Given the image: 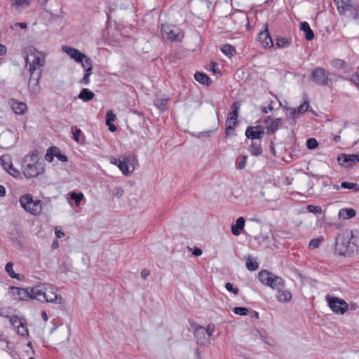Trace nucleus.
Listing matches in <instances>:
<instances>
[{
  "instance_id": "774afa93",
  "label": "nucleus",
  "mask_w": 359,
  "mask_h": 359,
  "mask_svg": "<svg viewBox=\"0 0 359 359\" xmlns=\"http://www.w3.org/2000/svg\"><path fill=\"white\" fill-rule=\"evenodd\" d=\"M0 341L2 342H5L6 344V348H9V342L5 337H3L2 336H1Z\"/></svg>"
},
{
  "instance_id": "37998d69",
  "label": "nucleus",
  "mask_w": 359,
  "mask_h": 359,
  "mask_svg": "<svg viewBox=\"0 0 359 359\" xmlns=\"http://www.w3.org/2000/svg\"><path fill=\"white\" fill-rule=\"evenodd\" d=\"M233 312L240 316H246L248 313V309L245 307H235Z\"/></svg>"
},
{
  "instance_id": "ea45409f",
  "label": "nucleus",
  "mask_w": 359,
  "mask_h": 359,
  "mask_svg": "<svg viewBox=\"0 0 359 359\" xmlns=\"http://www.w3.org/2000/svg\"><path fill=\"white\" fill-rule=\"evenodd\" d=\"M318 146V142L315 138H309L306 140V147L309 149H314Z\"/></svg>"
},
{
  "instance_id": "c03bdc74",
  "label": "nucleus",
  "mask_w": 359,
  "mask_h": 359,
  "mask_svg": "<svg viewBox=\"0 0 359 359\" xmlns=\"http://www.w3.org/2000/svg\"><path fill=\"white\" fill-rule=\"evenodd\" d=\"M309 106V102L305 100L303 104H300L297 109L298 114H303L307 111L308 107Z\"/></svg>"
},
{
  "instance_id": "5fc2aeb1",
  "label": "nucleus",
  "mask_w": 359,
  "mask_h": 359,
  "mask_svg": "<svg viewBox=\"0 0 359 359\" xmlns=\"http://www.w3.org/2000/svg\"><path fill=\"white\" fill-rule=\"evenodd\" d=\"M55 157H57L58 158V160H60L62 162H67L68 161L67 156L64 154H62L58 148H57V152L56 153Z\"/></svg>"
},
{
  "instance_id": "aec40b11",
  "label": "nucleus",
  "mask_w": 359,
  "mask_h": 359,
  "mask_svg": "<svg viewBox=\"0 0 359 359\" xmlns=\"http://www.w3.org/2000/svg\"><path fill=\"white\" fill-rule=\"evenodd\" d=\"M41 71L35 72L33 75L30 74V79L29 81V88L31 91L34 93H37L40 90L39 86V79L41 77Z\"/></svg>"
},
{
  "instance_id": "680f3d73",
  "label": "nucleus",
  "mask_w": 359,
  "mask_h": 359,
  "mask_svg": "<svg viewBox=\"0 0 359 359\" xmlns=\"http://www.w3.org/2000/svg\"><path fill=\"white\" fill-rule=\"evenodd\" d=\"M6 47L4 45L0 43V56L4 55L6 53Z\"/></svg>"
},
{
  "instance_id": "052dcab7",
  "label": "nucleus",
  "mask_w": 359,
  "mask_h": 359,
  "mask_svg": "<svg viewBox=\"0 0 359 359\" xmlns=\"http://www.w3.org/2000/svg\"><path fill=\"white\" fill-rule=\"evenodd\" d=\"M192 253L194 256L198 257L202 255L203 252L201 249L195 247Z\"/></svg>"
},
{
  "instance_id": "69168bd1",
  "label": "nucleus",
  "mask_w": 359,
  "mask_h": 359,
  "mask_svg": "<svg viewBox=\"0 0 359 359\" xmlns=\"http://www.w3.org/2000/svg\"><path fill=\"white\" fill-rule=\"evenodd\" d=\"M55 235L57 238H60L65 236V233L60 230H55Z\"/></svg>"
},
{
  "instance_id": "e2e57ef3",
  "label": "nucleus",
  "mask_w": 359,
  "mask_h": 359,
  "mask_svg": "<svg viewBox=\"0 0 359 359\" xmlns=\"http://www.w3.org/2000/svg\"><path fill=\"white\" fill-rule=\"evenodd\" d=\"M272 110H273V107L271 104H269L268 107H263L262 108V111L264 114H267L269 111H272Z\"/></svg>"
},
{
  "instance_id": "4468645a",
  "label": "nucleus",
  "mask_w": 359,
  "mask_h": 359,
  "mask_svg": "<svg viewBox=\"0 0 359 359\" xmlns=\"http://www.w3.org/2000/svg\"><path fill=\"white\" fill-rule=\"evenodd\" d=\"M161 33L163 37L175 41L179 40L180 30L178 28L169 25H163L161 27Z\"/></svg>"
},
{
  "instance_id": "412c9836",
  "label": "nucleus",
  "mask_w": 359,
  "mask_h": 359,
  "mask_svg": "<svg viewBox=\"0 0 359 359\" xmlns=\"http://www.w3.org/2000/svg\"><path fill=\"white\" fill-rule=\"evenodd\" d=\"M10 105L13 112L18 115L24 114L27 109V104L24 102H20L15 99L11 100Z\"/></svg>"
},
{
  "instance_id": "58836bf2",
  "label": "nucleus",
  "mask_w": 359,
  "mask_h": 359,
  "mask_svg": "<svg viewBox=\"0 0 359 359\" xmlns=\"http://www.w3.org/2000/svg\"><path fill=\"white\" fill-rule=\"evenodd\" d=\"M332 65L338 69H344L346 67V63L344 60L340 59H335L332 62Z\"/></svg>"
},
{
  "instance_id": "9b49d317",
  "label": "nucleus",
  "mask_w": 359,
  "mask_h": 359,
  "mask_svg": "<svg viewBox=\"0 0 359 359\" xmlns=\"http://www.w3.org/2000/svg\"><path fill=\"white\" fill-rule=\"evenodd\" d=\"M46 285L41 284L29 287V299L44 302Z\"/></svg>"
},
{
  "instance_id": "a19ab883",
  "label": "nucleus",
  "mask_w": 359,
  "mask_h": 359,
  "mask_svg": "<svg viewBox=\"0 0 359 359\" xmlns=\"http://www.w3.org/2000/svg\"><path fill=\"white\" fill-rule=\"evenodd\" d=\"M84 196L82 193H75V192H72L71 194V198L72 200H74L75 201V204L76 205H79L81 201L83 198Z\"/></svg>"
},
{
  "instance_id": "de8ad7c7",
  "label": "nucleus",
  "mask_w": 359,
  "mask_h": 359,
  "mask_svg": "<svg viewBox=\"0 0 359 359\" xmlns=\"http://www.w3.org/2000/svg\"><path fill=\"white\" fill-rule=\"evenodd\" d=\"M338 161L341 165L346 166V165L349 164L348 155L344 154L339 156Z\"/></svg>"
},
{
  "instance_id": "bb28decb",
  "label": "nucleus",
  "mask_w": 359,
  "mask_h": 359,
  "mask_svg": "<svg viewBox=\"0 0 359 359\" xmlns=\"http://www.w3.org/2000/svg\"><path fill=\"white\" fill-rule=\"evenodd\" d=\"M276 45L279 48H287L291 45V43L292 42V37H290V36H288V37L278 36L276 39Z\"/></svg>"
},
{
  "instance_id": "ddd939ff",
  "label": "nucleus",
  "mask_w": 359,
  "mask_h": 359,
  "mask_svg": "<svg viewBox=\"0 0 359 359\" xmlns=\"http://www.w3.org/2000/svg\"><path fill=\"white\" fill-rule=\"evenodd\" d=\"M0 163L4 169L7 171L11 175L17 177L20 176V173L18 170L13 167L11 158L9 155H4L0 157Z\"/></svg>"
},
{
  "instance_id": "3c124183",
  "label": "nucleus",
  "mask_w": 359,
  "mask_h": 359,
  "mask_svg": "<svg viewBox=\"0 0 359 359\" xmlns=\"http://www.w3.org/2000/svg\"><path fill=\"white\" fill-rule=\"evenodd\" d=\"M298 114H298L297 109H294V108L288 109L287 116H289V118L294 120L296 118V117L298 116Z\"/></svg>"
},
{
  "instance_id": "f8f14e48",
  "label": "nucleus",
  "mask_w": 359,
  "mask_h": 359,
  "mask_svg": "<svg viewBox=\"0 0 359 359\" xmlns=\"http://www.w3.org/2000/svg\"><path fill=\"white\" fill-rule=\"evenodd\" d=\"M137 163V160L135 158H131L130 156H125L121 161L119 169L124 175H128L134 171Z\"/></svg>"
},
{
  "instance_id": "4c0bfd02",
  "label": "nucleus",
  "mask_w": 359,
  "mask_h": 359,
  "mask_svg": "<svg viewBox=\"0 0 359 359\" xmlns=\"http://www.w3.org/2000/svg\"><path fill=\"white\" fill-rule=\"evenodd\" d=\"M5 270L11 278H18V275L13 271V264L11 262L6 264Z\"/></svg>"
},
{
  "instance_id": "49530a36",
  "label": "nucleus",
  "mask_w": 359,
  "mask_h": 359,
  "mask_svg": "<svg viewBox=\"0 0 359 359\" xmlns=\"http://www.w3.org/2000/svg\"><path fill=\"white\" fill-rule=\"evenodd\" d=\"M321 240L320 238H313L310 241L309 247L310 249L318 248L320 245Z\"/></svg>"
},
{
  "instance_id": "c756f323",
  "label": "nucleus",
  "mask_w": 359,
  "mask_h": 359,
  "mask_svg": "<svg viewBox=\"0 0 359 359\" xmlns=\"http://www.w3.org/2000/svg\"><path fill=\"white\" fill-rule=\"evenodd\" d=\"M95 93L88 88H83L78 95V98L83 102H88L93 99Z\"/></svg>"
},
{
  "instance_id": "bf43d9fd",
  "label": "nucleus",
  "mask_w": 359,
  "mask_h": 359,
  "mask_svg": "<svg viewBox=\"0 0 359 359\" xmlns=\"http://www.w3.org/2000/svg\"><path fill=\"white\" fill-rule=\"evenodd\" d=\"M149 274L150 271L147 269H144L141 271V276L143 279H146L149 276Z\"/></svg>"
},
{
  "instance_id": "72a5a7b5",
  "label": "nucleus",
  "mask_w": 359,
  "mask_h": 359,
  "mask_svg": "<svg viewBox=\"0 0 359 359\" xmlns=\"http://www.w3.org/2000/svg\"><path fill=\"white\" fill-rule=\"evenodd\" d=\"M57 152V147H51L48 149L46 154L45 155V159L48 162H52L54 159V157L56 156V153Z\"/></svg>"
},
{
  "instance_id": "0eeeda50",
  "label": "nucleus",
  "mask_w": 359,
  "mask_h": 359,
  "mask_svg": "<svg viewBox=\"0 0 359 359\" xmlns=\"http://www.w3.org/2000/svg\"><path fill=\"white\" fill-rule=\"evenodd\" d=\"M241 104L239 102H235L231 105V111L229 112L226 121V135H228V130H233L238 123V114Z\"/></svg>"
},
{
  "instance_id": "cd10ccee",
  "label": "nucleus",
  "mask_w": 359,
  "mask_h": 359,
  "mask_svg": "<svg viewBox=\"0 0 359 359\" xmlns=\"http://www.w3.org/2000/svg\"><path fill=\"white\" fill-rule=\"evenodd\" d=\"M249 151L252 156H258L262 154V149L260 141H253L249 147Z\"/></svg>"
},
{
  "instance_id": "a18cd8bd",
  "label": "nucleus",
  "mask_w": 359,
  "mask_h": 359,
  "mask_svg": "<svg viewBox=\"0 0 359 359\" xmlns=\"http://www.w3.org/2000/svg\"><path fill=\"white\" fill-rule=\"evenodd\" d=\"M349 164L346 166H351L357 162H359V154H349L348 155Z\"/></svg>"
},
{
  "instance_id": "7c9ffc66",
  "label": "nucleus",
  "mask_w": 359,
  "mask_h": 359,
  "mask_svg": "<svg viewBox=\"0 0 359 359\" xmlns=\"http://www.w3.org/2000/svg\"><path fill=\"white\" fill-rule=\"evenodd\" d=\"M194 79L198 83L203 85H209L211 83V81L208 76L202 72H196L194 74Z\"/></svg>"
},
{
  "instance_id": "6ab92c4d",
  "label": "nucleus",
  "mask_w": 359,
  "mask_h": 359,
  "mask_svg": "<svg viewBox=\"0 0 359 359\" xmlns=\"http://www.w3.org/2000/svg\"><path fill=\"white\" fill-rule=\"evenodd\" d=\"M83 68L85 69V74L82 79V82L85 85H88L90 83V76L92 74L93 65L92 61L86 55V58L81 62Z\"/></svg>"
},
{
  "instance_id": "5701e85b",
  "label": "nucleus",
  "mask_w": 359,
  "mask_h": 359,
  "mask_svg": "<svg viewBox=\"0 0 359 359\" xmlns=\"http://www.w3.org/2000/svg\"><path fill=\"white\" fill-rule=\"evenodd\" d=\"M292 295L289 290L280 288L277 290L276 298L282 303L289 302L292 299Z\"/></svg>"
},
{
  "instance_id": "8fccbe9b",
  "label": "nucleus",
  "mask_w": 359,
  "mask_h": 359,
  "mask_svg": "<svg viewBox=\"0 0 359 359\" xmlns=\"http://www.w3.org/2000/svg\"><path fill=\"white\" fill-rule=\"evenodd\" d=\"M123 189L121 187H116L113 190V195L117 198H120L123 194Z\"/></svg>"
},
{
  "instance_id": "0e129e2a",
  "label": "nucleus",
  "mask_w": 359,
  "mask_h": 359,
  "mask_svg": "<svg viewBox=\"0 0 359 359\" xmlns=\"http://www.w3.org/2000/svg\"><path fill=\"white\" fill-rule=\"evenodd\" d=\"M15 27H20L21 29H26V28H27V24H26V23H25V22H16V23L15 24Z\"/></svg>"
},
{
  "instance_id": "423d86ee",
  "label": "nucleus",
  "mask_w": 359,
  "mask_h": 359,
  "mask_svg": "<svg viewBox=\"0 0 359 359\" xmlns=\"http://www.w3.org/2000/svg\"><path fill=\"white\" fill-rule=\"evenodd\" d=\"M337 8L340 15L351 17L356 19L358 14V6L353 0H337Z\"/></svg>"
},
{
  "instance_id": "c85d7f7f",
  "label": "nucleus",
  "mask_w": 359,
  "mask_h": 359,
  "mask_svg": "<svg viewBox=\"0 0 359 359\" xmlns=\"http://www.w3.org/2000/svg\"><path fill=\"white\" fill-rule=\"evenodd\" d=\"M11 322L13 325H15L17 323L19 324L18 325H17V332L18 334L22 335V336H25V335L28 334V330H27V327L22 322H20L19 320H18L16 317L11 318Z\"/></svg>"
},
{
  "instance_id": "7ed1b4c3",
  "label": "nucleus",
  "mask_w": 359,
  "mask_h": 359,
  "mask_svg": "<svg viewBox=\"0 0 359 359\" xmlns=\"http://www.w3.org/2000/svg\"><path fill=\"white\" fill-rule=\"evenodd\" d=\"M23 53L27 65L29 64L30 74L33 75L41 71V68L45 65V55L32 46L27 47Z\"/></svg>"
},
{
  "instance_id": "a211bd4d",
  "label": "nucleus",
  "mask_w": 359,
  "mask_h": 359,
  "mask_svg": "<svg viewBox=\"0 0 359 359\" xmlns=\"http://www.w3.org/2000/svg\"><path fill=\"white\" fill-rule=\"evenodd\" d=\"M257 40L264 48H269L273 46L272 39L271 38L267 29V25H266V28L264 31L259 33Z\"/></svg>"
},
{
  "instance_id": "1a4fd4ad",
  "label": "nucleus",
  "mask_w": 359,
  "mask_h": 359,
  "mask_svg": "<svg viewBox=\"0 0 359 359\" xmlns=\"http://www.w3.org/2000/svg\"><path fill=\"white\" fill-rule=\"evenodd\" d=\"M329 73L323 68H316L311 74L313 81L320 86H327L330 81Z\"/></svg>"
},
{
  "instance_id": "6e6d98bb",
  "label": "nucleus",
  "mask_w": 359,
  "mask_h": 359,
  "mask_svg": "<svg viewBox=\"0 0 359 359\" xmlns=\"http://www.w3.org/2000/svg\"><path fill=\"white\" fill-rule=\"evenodd\" d=\"M308 210L309 212L316 213H320L321 212V208L320 207L314 206L312 205L308 206Z\"/></svg>"
},
{
  "instance_id": "603ef678",
  "label": "nucleus",
  "mask_w": 359,
  "mask_h": 359,
  "mask_svg": "<svg viewBox=\"0 0 359 359\" xmlns=\"http://www.w3.org/2000/svg\"><path fill=\"white\" fill-rule=\"evenodd\" d=\"M225 288L229 292H232L234 294H238V288H233V285L231 283H226L225 285Z\"/></svg>"
},
{
  "instance_id": "79ce46f5",
  "label": "nucleus",
  "mask_w": 359,
  "mask_h": 359,
  "mask_svg": "<svg viewBox=\"0 0 359 359\" xmlns=\"http://www.w3.org/2000/svg\"><path fill=\"white\" fill-rule=\"evenodd\" d=\"M246 267L248 270L255 271L258 268V264L256 262H252L248 259L246 262Z\"/></svg>"
},
{
  "instance_id": "4be33fe9",
  "label": "nucleus",
  "mask_w": 359,
  "mask_h": 359,
  "mask_svg": "<svg viewBox=\"0 0 359 359\" xmlns=\"http://www.w3.org/2000/svg\"><path fill=\"white\" fill-rule=\"evenodd\" d=\"M194 335L198 344L201 345L210 344V340L208 337L203 327H197L195 330Z\"/></svg>"
},
{
  "instance_id": "6e6552de",
  "label": "nucleus",
  "mask_w": 359,
  "mask_h": 359,
  "mask_svg": "<svg viewBox=\"0 0 359 359\" xmlns=\"http://www.w3.org/2000/svg\"><path fill=\"white\" fill-rule=\"evenodd\" d=\"M327 299L331 310L337 314L343 315L348 309V304L342 299L333 297Z\"/></svg>"
},
{
  "instance_id": "e433bc0d",
  "label": "nucleus",
  "mask_w": 359,
  "mask_h": 359,
  "mask_svg": "<svg viewBox=\"0 0 359 359\" xmlns=\"http://www.w3.org/2000/svg\"><path fill=\"white\" fill-rule=\"evenodd\" d=\"M346 214V218L350 219L355 216V211L352 208H344L339 211V215Z\"/></svg>"
},
{
  "instance_id": "2f4dec72",
  "label": "nucleus",
  "mask_w": 359,
  "mask_h": 359,
  "mask_svg": "<svg viewBox=\"0 0 359 359\" xmlns=\"http://www.w3.org/2000/svg\"><path fill=\"white\" fill-rule=\"evenodd\" d=\"M31 0H11V6L20 11L30 5Z\"/></svg>"
},
{
  "instance_id": "09e8293b",
  "label": "nucleus",
  "mask_w": 359,
  "mask_h": 359,
  "mask_svg": "<svg viewBox=\"0 0 359 359\" xmlns=\"http://www.w3.org/2000/svg\"><path fill=\"white\" fill-rule=\"evenodd\" d=\"M214 331H215V325L213 324H209L207 326V327L205 328V332L209 339H210V337H211L213 334Z\"/></svg>"
},
{
  "instance_id": "b1692460",
  "label": "nucleus",
  "mask_w": 359,
  "mask_h": 359,
  "mask_svg": "<svg viewBox=\"0 0 359 359\" xmlns=\"http://www.w3.org/2000/svg\"><path fill=\"white\" fill-rule=\"evenodd\" d=\"M245 226V219L243 217H240L236 219V224L231 226V232L234 236H238L241 234V231Z\"/></svg>"
},
{
  "instance_id": "c9c22d12",
  "label": "nucleus",
  "mask_w": 359,
  "mask_h": 359,
  "mask_svg": "<svg viewBox=\"0 0 359 359\" xmlns=\"http://www.w3.org/2000/svg\"><path fill=\"white\" fill-rule=\"evenodd\" d=\"M83 132L81 129L74 127V130L72 131V139L76 142H81V137L83 136Z\"/></svg>"
},
{
  "instance_id": "f257e3e1",
  "label": "nucleus",
  "mask_w": 359,
  "mask_h": 359,
  "mask_svg": "<svg viewBox=\"0 0 359 359\" xmlns=\"http://www.w3.org/2000/svg\"><path fill=\"white\" fill-rule=\"evenodd\" d=\"M336 254L341 256H351L359 252V233L345 229L341 231L335 239Z\"/></svg>"
},
{
  "instance_id": "dca6fc26",
  "label": "nucleus",
  "mask_w": 359,
  "mask_h": 359,
  "mask_svg": "<svg viewBox=\"0 0 359 359\" xmlns=\"http://www.w3.org/2000/svg\"><path fill=\"white\" fill-rule=\"evenodd\" d=\"M62 50L77 62H83V60L86 58L85 54L74 48L64 46L62 47Z\"/></svg>"
},
{
  "instance_id": "20e7f679",
  "label": "nucleus",
  "mask_w": 359,
  "mask_h": 359,
  "mask_svg": "<svg viewBox=\"0 0 359 359\" xmlns=\"http://www.w3.org/2000/svg\"><path fill=\"white\" fill-rule=\"evenodd\" d=\"M20 206L27 212L38 216L42 210V201L41 200H34L33 196L30 194L22 195L19 198Z\"/></svg>"
},
{
  "instance_id": "f03ea898",
  "label": "nucleus",
  "mask_w": 359,
  "mask_h": 359,
  "mask_svg": "<svg viewBox=\"0 0 359 359\" xmlns=\"http://www.w3.org/2000/svg\"><path fill=\"white\" fill-rule=\"evenodd\" d=\"M22 171L26 179L37 177L45 172V164L37 154L32 152L22 160Z\"/></svg>"
},
{
  "instance_id": "4d7b16f0",
  "label": "nucleus",
  "mask_w": 359,
  "mask_h": 359,
  "mask_svg": "<svg viewBox=\"0 0 359 359\" xmlns=\"http://www.w3.org/2000/svg\"><path fill=\"white\" fill-rule=\"evenodd\" d=\"M247 156H243L242 161L238 163V168L241 170L244 169L246 165Z\"/></svg>"
},
{
  "instance_id": "9d476101",
  "label": "nucleus",
  "mask_w": 359,
  "mask_h": 359,
  "mask_svg": "<svg viewBox=\"0 0 359 359\" xmlns=\"http://www.w3.org/2000/svg\"><path fill=\"white\" fill-rule=\"evenodd\" d=\"M44 302H50L55 304H62L64 302L63 298L57 294L55 288L50 284L46 285Z\"/></svg>"
},
{
  "instance_id": "39448f33",
  "label": "nucleus",
  "mask_w": 359,
  "mask_h": 359,
  "mask_svg": "<svg viewBox=\"0 0 359 359\" xmlns=\"http://www.w3.org/2000/svg\"><path fill=\"white\" fill-rule=\"evenodd\" d=\"M258 278L263 285L276 290L285 287V280L281 277L267 270L261 271L258 274Z\"/></svg>"
},
{
  "instance_id": "2eb2a0df",
  "label": "nucleus",
  "mask_w": 359,
  "mask_h": 359,
  "mask_svg": "<svg viewBox=\"0 0 359 359\" xmlns=\"http://www.w3.org/2000/svg\"><path fill=\"white\" fill-rule=\"evenodd\" d=\"M262 126H248L245 130V136L251 140H260L263 137L264 131Z\"/></svg>"
},
{
  "instance_id": "a878e982",
  "label": "nucleus",
  "mask_w": 359,
  "mask_h": 359,
  "mask_svg": "<svg viewBox=\"0 0 359 359\" xmlns=\"http://www.w3.org/2000/svg\"><path fill=\"white\" fill-rule=\"evenodd\" d=\"M282 123L280 118H276L271 121V123L266 127V133L269 135L273 134L278 128L279 126Z\"/></svg>"
},
{
  "instance_id": "f704fd0d",
  "label": "nucleus",
  "mask_w": 359,
  "mask_h": 359,
  "mask_svg": "<svg viewBox=\"0 0 359 359\" xmlns=\"http://www.w3.org/2000/svg\"><path fill=\"white\" fill-rule=\"evenodd\" d=\"M341 187L344 189H352L355 191H359V184L356 183L344 182L341 184Z\"/></svg>"
},
{
  "instance_id": "338daca9",
  "label": "nucleus",
  "mask_w": 359,
  "mask_h": 359,
  "mask_svg": "<svg viewBox=\"0 0 359 359\" xmlns=\"http://www.w3.org/2000/svg\"><path fill=\"white\" fill-rule=\"evenodd\" d=\"M6 194L5 187L2 185H0V196H4Z\"/></svg>"
},
{
  "instance_id": "13d9d810",
  "label": "nucleus",
  "mask_w": 359,
  "mask_h": 359,
  "mask_svg": "<svg viewBox=\"0 0 359 359\" xmlns=\"http://www.w3.org/2000/svg\"><path fill=\"white\" fill-rule=\"evenodd\" d=\"M110 163L111 164H114V165H116L119 168L120 165L121 164V160L117 159L116 158H115L114 156H111V158H110Z\"/></svg>"
},
{
  "instance_id": "f3484780",
  "label": "nucleus",
  "mask_w": 359,
  "mask_h": 359,
  "mask_svg": "<svg viewBox=\"0 0 359 359\" xmlns=\"http://www.w3.org/2000/svg\"><path fill=\"white\" fill-rule=\"evenodd\" d=\"M29 287L20 288L18 287H13L11 288V292L13 298L16 300H28L29 299Z\"/></svg>"
},
{
  "instance_id": "864d4df0",
  "label": "nucleus",
  "mask_w": 359,
  "mask_h": 359,
  "mask_svg": "<svg viewBox=\"0 0 359 359\" xmlns=\"http://www.w3.org/2000/svg\"><path fill=\"white\" fill-rule=\"evenodd\" d=\"M116 116L111 110L109 111L106 114V122H112L115 120Z\"/></svg>"
},
{
  "instance_id": "473e14b6",
  "label": "nucleus",
  "mask_w": 359,
  "mask_h": 359,
  "mask_svg": "<svg viewBox=\"0 0 359 359\" xmlns=\"http://www.w3.org/2000/svg\"><path fill=\"white\" fill-rule=\"evenodd\" d=\"M220 50L225 55L230 58L236 53V48L233 46L228 43L223 45Z\"/></svg>"
},
{
  "instance_id": "393cba45",
  "label": "nucleus",
  "mask_w": 359,
  "mask_h": 359,
  "mask_svg": "<svg viewBox=\"0 0 359 359\" xmlns=\"http://www.w3.org/2000/svg\"><path fill=\"white\" fill-rule=\"evenodd\" d=\"M300 30L304 32L305 39L311 41L314 38V34L311 29L309 24L307 22H302L300 23Z\"/></svg>"
}]
</instances>
